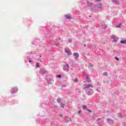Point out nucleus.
I'll list each match as a JSON object with an SVG mask.
<instances>
[{
    "label": "nucleus",
    "mask_w": 126,
    "mask_h": 126,
    "mask_svg": "<svg viewBox=\"0 0 126 126\" xmlns=\"http://www.w3.org/2000/svg\"><path fill=\"white\" fill-rule=\"evenodd\" d=\"M86 94H87V95H88L89 96H90L92 95L93 93H94V91L92 89H89L86 90Z\"/></svg>",
    "instance_id": "nucleus-1"
},
{
    "label": "nucleus",
    "mask_w": 126,
    "mask_h": 126,
    "mask_svg": "<svg viewBox=\"0 0 126 126\" xmlns=\"http://www.w3.org/2000/svg\"><path fill=\"white\" fill-rule=\"evenodd\" d=\"M85 86L84 89H92V88H93V85H92V84H87L85 85Z\"/></svg>",
    "instance_id": "nucleus-2"
},
{
    "label": "nucleus",
    "mask_w": 126,
    "mask_h": 126,
    "mask_svg": "<svg viewBox=\"0 0 126 126\" xmlns=\"http://www.w3.org/2000/svg\"><path fill=\"white\" fill-rule=\"evenodd\" d=\"M103 4L102 3H98L94 5V8H101Z\"/></svg>",
    "instance_id": "nucleus-3"
},
{
    "label": "nucleus",
    "mask_w": 126,
    "mask_h": 126,
    "mask_svg": "<svg viewBox=\"0 0 126 126\" xmlns=\"http://www.w3.org/2000/svg\"><path fill=\"white\" fill-rule=\"evenodd\" d=\"M63 69L65 71H68V70H69V65L68 64H65V65L63 66Z\"/></svg>",
    "instance_id": "nucleus-4"
},
{
    "label": "nucleus",
    "mask_w": 126,
    "mask_h": 126,
    "mask_svg": "<svg viewBox=\"0 0 126 126\" xmlns=\"http://www.w3.org/2000/svg\"><path fill=\"white\" fill-rule=\"evenodd\" d=\"M111 38L113 39V42H114V43H117L118 40L119 39V38H118V37L116 36L115 35H112Z\"/></svg>",
    "instance_id": "nucleus-5"
},
{
    "label": "nucleus",
    "mask_w": 126,
    "mask_h": 126,
    "mask_svg": "<svg viewBox=\"0 0 126 126\" xmlns=\"http://www.w3.org/2000/svg\"><path fill=\"white\" fill-rule=\"evenodd\" d=\"M17 91H18V89H17V88L14 87V88H12L11 89V93H12V94H14V93H16V92H17Z\"/></svg>",
    "instance_id": "nucleus-6"
},
{
    "label": "nucleus",
    "mask_w": 126,
    "mask_h": 126,
    "mask_svg": "<svg viewBox=\"0 0 126 126\" xmlns=\"http://www.w3.org/2000/svg\"><path fill=\"white\" fill-rule=\"evenodd\" d=\"M107 121L108 124H109V125H113L114 124V120H113L111 119H107Z\"/></svg>",
    "instance_id": "nucleus-7"
},
{
    "label": "nucleus",
    "mask_w": 126,
    "mask_h": 126,
    "mask_svg": "<svg viewBox=\"0 0 126 126\" xmlns=\"http://www.w3.org/2000/svg\"><path fill=\"white\" fill-rule=\"evenodd\" d=\"M74 57H75V60H77L78 59V57H79V54L77 53H74L73 54Z\"/></svg>",
    "instance_id": "nucleus-8"
},
{
    "label": "nucleus",
    "mask_w": 126,
    "mask_h": 126,
    "mask_svg": "<svg viewBox=\"0 0 126 126\" xmlns=\"http://www.w3.org/2000/svg\"><path fill=\"white\" fill-rule=\"evenodd\" d=\"M46 80L47 82V83L48 84H51V81H52V79L51 78H46Z\"/></svg>",
    "instance_id": "nucleus-9"
},
{
    "label": "nucleus",
    "mask_w": 126,
    "mask_h": 126,
    "mask_svg": "<svg viewBox=\"0 0 126 126\" xmlns=\"http://www.w3.org/2000/svg\"><path fill=\"white\" fill-rule=\"evenodd\" d=\"M86 79L87 82H90V80H89V75H86Z\"/></svg>",
    "instance_id": "nucleus-10"
},
{
    "label": "nucleus",
    "mask_w": 126,
    "mask_h": 126,
    "mask_svg": "<svg viewBox=\"0 0 126 126\" xmlns=\"http://www.w3.org/2000/svg\"><path fill=\"white\" fill-rule=\"evenodd\" d=\"M112 2L115 4H118L119 3V0H112Z\"/></svg>",
    "instance_id": "nucleus-11"
},
{
    "label": "nucleus",
    "mask_w": 126,
    "mask_h": 126,
    "mask_svg": "<svg viewBox=\"0 0 126 126\" xmlns=\"http://www.w3.org/2000/svg\"><path fill=\"white\" fill-rule=\"evenodd\" d=\"M87 4H88V6H90L91 7L92 6H93V3H91L90 2H87Z\"/></svg>",
    "instance_id": "nucleus-12"
},
{
    "label": "nucleus",
    "mask_w": 126,
    "mask_h": 126,
    "mask_svg": "<svg viewBox=\"0 0 126 126\" xmlns=\"http://www.w3.org/2000/svg\"><path fill=\"white\" fill-rule=\"evenodd\" d=\"M117 116L119 118H123V115L121 113L117 114Z\"/></svg>",
    "instance_id": "nucleus-13"
},
{
    "label": "nucleus",
    "mask_w": 126,
    "mask_h": 126,
    "mask_svg": "<svg viewBox=\"0 0 126 126\" xmlns=\"http://www.w3.org/2000/svg\"><path fill=\"white\" fill-rule=\"evenodd\" d=\"M120 43L121 44H126V39H125L124 40H121L120 41Z\"/></svg>",
    "instance_id": "nucleus-14"
},
{
    "label": "nucleus",
    "mask_w": 126,
    "mask_h": 126,
    "mask_svg": "<svg viewBox=\"0 0 126 126\" xmlns=\"http://www.w3.org/2000/svg\"><path fill=\"white\" fill-rule=\"evenodd\" d=\"M65 17L66 19H71V17L69 16L68 15H65Z\"/></svg>",
    "instance_id": "nucleus-15"
},
{
    "label": "nucleus",
    "mask_w": 126,
    "mask_h": 126,
    "mask_svg": "<svg viewBox=\"0 0 126 126\" xmlns=\"http://www.w3.org/2000/svg\"><path fill=\"white\" fill-rule=\"evenodd\" d=\"M64 119H65V120H66V119H67V120H66L67 122H69V121H70V118H69L67 116H66Z\"/></svg>",
    "instance_id": "nucleus-16"
},
{
    "label": "nucleus",
    "mask_w": 126,
    "mask_h": 126,
    "mask_svg": "<svg viewBox=\"0 0 126 126\" xmlns=\"http://www.w3.org/2000/svg\"><path fill=\"white\" fill-rule=\"evenodd\" d=\"M65 52L66 53V54H67V55H70L69 51H68V50H67L66 49L65 50Z\"/></svg>",
    "instance_id": "nucleus-17"
},
{
    "label": "nucleus",
    "mask_w": 126,
    "mask_h": 126,
    "mask_svg": "<svg viewBox=\"0 0 126 126\" xmlns=\"http://www.w3.org/2000/svg\"><path fill=\"white\" fill-rule=\"evenodd\" d=\"M61 101H62V99H61L60 97H59V98H58L57 99V102H58V103H61Z\"/></svg>",
    "instance_id": "nucleus-18"
},
{
    "label": "nucleus",
    "mask_w": 126,
    "mask_h": 126,
    "mask_svg": "<svg viewBox=\"0 0 126 126\" xmlns=\"http://www.w3.org/2000/svg\"><path fill=\"white\" fill-rule=\"evenodd\" d=\"M74 82H75V83H78V79L77 78L75 79L74 80Z\"/></svg>",
    "instance_id": "nucleus-19"
},
{
    "label": "nucleus",
    "mask_w": 126,
    "mask_h": 126,
    "mask_svg": "<svg viewBox=\"0 0 126 126\" xmlns=\"http://www.w3.org/2000/svg\"><path fill=\"white\" fill-rule=\"evenodd\" d=\"M82 107H83V109L84 110H87V106H86V105H82Z\"/></svg>",
    "instance_id": "nucleus-20"
},
{
    "label": "nucleus",
    "mask_w": 126,
    "mask_h": 126,
    "mask_svg": "<svg viewBox=\"0 0 126 126\" xmlns=\"http://www.w3.org/2000/svg\"><path fill=\"white\" fill-rule=\"evenodd\" d=\"M102 28H103V29H106V28H107V25H106L105 24H103Z\"/></svg>",
    "instance_id": "nucleus-21"
},
{
    "label": "nucleus",
    "mask_w": 126,
    "mask_h": 126,
    "mask_svg": "<svg viewBox=\"0 0 126 126\" xmlns=\"http://www.w3.org/2000/svg\"><path fill=\"white\" fill-rule=\"evenodd\" d=\"M103 75L104 76H108V73H107V72H104Z\"/></svg>",
    "instance_id": "nucleus-22"
},
{
    "label": "nucleus",
    "mask_w": 126,
    "mask_h": 126,
    "mask_svg": "<svg viewBox=\"0 0 126 126\" xmlns=\"http://www.w3.org/2000/svg\"><path fill=\"white\" fill-rule=\"evenodd\" d=\"M121 26H122V23H121L119 25L117 26L116 27L117 28H121Z\"/></svg>",
    "instance_id": "nucleus-23"
},
{
    "label": "nucleus",
    "mask_w": 126,
    "mask_h": 126,
    "mask_svg": "<svg viewBox=\"0 0 126 126\" xmlns=\"http://www.w3.org/2000/svg\"><path fill=\"white\" fill-rule=\"evenodd\" d=\"M36 67H40V65H39L38 63H36Z\"/></svg>",
    "instance_id": "nucleus-24"
},
{
    "label": "nucleus",
    "mask_w": 126,
    "mask_h": 126,
    "mask_svg": "<svg viewBox=\"0 0 126 126\" xmlns=\"http://www.w3.org/2000/svg\"><path fill=\"white\" fill-rule=\"evenodd\" d=\"M61 106L62 108H63V107L64 106V104L61 103Z\"/></svg>",
    "instance_id": "nucleus-25"
},
{
    "label": "nucleus",
    "mask_w": 126,
    "mask_h": 126,
    "mask_svg": "<svg viewBox=\"0 0 126 126\" xmlns=\"http://www.w3.org/2000/svg\"><path fill=\"white\" fill-rule=\"evenodd\" d=\"M86 110L87 111H88V112H89L90 113H92V111L90 109L87 108Z\"/></svg>",
    "instance_id": "nucleus-26"
},
{
    "label": "nucleus",
    "mask_w": 126,
    "mask_h": 126,
    "mask_svg": "<svg viewBox=\"0 0 126 126\" xmlns=\"http://www.w3.org/2000/svg\"><path fill=\"white\" fill-rule=\"evenodd\" d=\"M57 77H58L59 78H62V75L59 74V75H57Z\"/></svg>",
    "instance_id": "nucleus-27"
},
{
    "label": "nucleus",
    "mask_w": 126,
    "mask_h": 126,
    "mask_svg": "<svg viewBox=\"0 0 126 126\" xmlns=\"http://www.w3.org/2000/svg\"><path fill=\"white\" fill-rule=\"evenodd\" d=\"M68 42V43H71V42H72V40L71 39H69Z\"/></svg>",
    "instance_id": "nucleus-28"
},
{
    "label": "nucleus",
    "mask_w": 126,
    "mask_h": 126,
    "mask_svg": "<svg viewBox=\"0 0 126 126\" xmlns=\"http://www.w3.org/2000/svg\"><path fill=\"white\" fill-rule=\"evenodd\" d=\"M98 126H102V124H101V122H98Z\"/></svg>",
    "instance_id": "nucleus-29"
},
{
    "label": "nucleus",
    "mask_w": 126,
    "mask_h": 126,
    "mask_svg": "<svg viewBox=\"0 0 126 126\" xmlns=\"http://www.w3.org/2000/svg\"><path fill=\"white\" fill-rule=\"evenodd\" d=\"M89 66H90V67H93V64L90 63L89 64Z\"/></svg>",
    "instance_id": "nucleus-30"
},
{
    "label": "nucleus",
    "mask_w": 126,
    "mask_h": 126,
    "mask_svg": "<svg viewBox=\"0 0 126 126\" xmlns=\"http://www.w3.org/2000/svg\"><path fill=\"white\" fill-rule=\"evenodd\" d=\"M42 73H46L47 72V70H43L42 71Z\"/></svg>",
    "instance_id": "nucleus-31"
},
{
    "label": "nucleus",
    "mask_w": 126,
    "mask_h": 126,
    "mask_svg": "<svg viewBox=\"0 0 126 126\" xmlns=\"http://www.w3.org/2000/svg\"><path fill=\"white\" fill-rule=\"evenodd\" d=\"M97 86H101V83H99L98 82L97 83Z\"/></svg>",
    "instance_id": "nucleus-32"
},
{
    "label": "nucleus",
    "mask_w": 126,
    "mask_h": 126,
    "mask_svg": "<svg viewBox=\"0 0 126 126\" xmlns=\"http://www.w3.org/2000/svg\"><path fill=\"white\" fill-rule=\"evenodd\" d=\"M115 60L117 61H120V59H119L118 57H115Z\"/></svg>",
    "instance_id": "nucleus-33"
},
{
    "label": "nucleus",
    "mask_w": 126,
    "mask_h": 126,
    "mask_svg": "<svg viewBox=\"0 0 126 126\" xmlns=\"http://www.w3.org/2000/svg\"><path fill=\"white\" fill-rule=\"evenodd\" d=\"M96 2H98L99 1H101V0H94Z\"/></svg>",
    "instance_id": "nucleus-34"
},
{
    "label": "nucleus",
    "mask_w": 126,
    "mask_h": 126,
    "mask_svg": "<svg viewBox=\"0 0 126 126\" xmlns=\"http://www.w3.org/2000/svg\"><path fill=\"white\" fill-rule=\"evenodd\" d=\"M81 113V110H79L78 112V114H80Z\"/></svg>",
    "instance_id": "nucleus-35"
},
{
    "label": "nucleus",
    "mask_w": 126,
    "mask_h": 126,
    "mask_svg": "<svg viewBox=\"0 0 126 126\" xmlns=\"http://www.w3.org/2000/svg\"><path fill=\"white\" fill-rule=\"evenodd\" d=\"M100 120H101V118H98V119H97L96 120V121H100Z\"/></svg>",
    "instance_id": "nucleus-36"
},
{
    "label": "nucleus",
    "mask_w": 126,
    "mask_h": 126,
    "mask_svg": "<svg viewBox=\"0 0 126 126\" xmlns=\"http://www.w3.org/2000/svg\"><path fill=\"white\" fill-rule=\"evenodd\" d=\"M56 46H59V43H57V44H56Z\"/></svg>",
    "instance_id": "nucleus-37"
},
{
    "label": "nucleus",
    "mask_w": 126,
    "mask_h": 126,
    "mask_svg": "<svg viewBox=\"0 0 126 126\" xmlns=\"http://www.w3.org/2000/svg\"><path fill=\"white\" fill-rule=\"evenodd\" d=\"M60 116L61 118H63V115L61 114Z\"/></svg>",
    "instance_id": "nucleus-38"
},
{
    "label": "nucleus",
    "mask_w": 126,
    "mask_h": 126,
    "mask_svg": "<svg viewBox=\"0 0 126 126\" xmlns=\"http://www.w3.org/2000/svg\"><path fill=\"white\" fill-rule=\"evenodd\" d=\"M96 91H98V92H100V91H99V90H98V89H96Z\"/></svg>",
    "instance_id": "nucleus-39"
},
{
    "label": "nucleus",
    "mask_w": 126,
    "mask_h": 126,
    "mask_svg": "<svg viewBox=\"0 0 126 126\" xmlns=\"http://www.w3.org/2000/svg\"><path fill=\"white\" fill-rule=\"evenodd\" d=\"M62 87H65L64 85H62Z\"/></svg>",
    "instance_id": "nucleus-40"
},
{
    "label": "nucleus",
    "mask_w": 126,
    "mask_h": 126,
    "mask_svg": "<svg viewBox=\"0 0 126 126\" xmlns=\"http://www.w3.org/2000/svg\"><path fill=\"white\" fill-rule=\"evenodd\" d=\"M84 47H86V44L84 45Z\"/></svg>",
    "instance_id": "nucleus-41"
},
{
    "label": "nucleus",
    "mask_w": 126,
    "mask_h": 126,
    "mask_svg": "<svg viewBox=\"0 0 126 126\" xmlns=\"http://www.w3.org/2000/svg\"><path fill=\"white\" fill-rule=\"evenodd\" d=\"M29 63H31L32 61H31V60H29Z\"/></svg>",
    "instance_id": "nucleus-42"
},
{
    "label": "nucleus",
    "mask_w": 126,
    "mask_h": 126,
    "mask_svg": "<svg viewBox=\"0 0 126 126\" xmlns=\"http://www.w3.org/2000/svg\"><path fill=\"white\" fill-rule=\"evenodd\" d=\"M28 60H30V58H28Z\"/></svg>",
    "instance_id": "nucleus-43"
},
{
    "label": "nucleus",
    "mask_w": 126,
    "mask_h": 126,
    "mask_svg": "<svg viewBox=\"0 0 126 126\" xmlns=\"http://www.w3.org/2000/svg\"><path fill=\"white\" fill-rule=\"evenodd\" d=\"M124 126H126V124H124Z\"/></svg>",
    "instance_id": "nucleus-44"
},
{
    "label": "nucleus",
    "mask_w": 126,
    "mask_h": 126,
    "mask_svg": "<svg viewBox=\"0 0 126 126\" xmlns=\"http://www.w3.org/2000/svg\"><path fill=\"white\" fill-rule=\"evenodd\" d=\"M39 61H40V62H42V61H41V60H39Z\"/></svg>",
    "instance_id": "nucleus-45"
},
{
    "label": "nucleus",
    "mask_w": 126,
    "mask_h": 126,
    "mask_svg": "<svg viewBox=\"0 0 126 126\" xmlns=\"http://www.w3.org/2000/svg\"><path fill=\"white\" fill-rule=\"evenodd\" d=\"M39 57H40V58H41V57H42V56H40Z\"/></svg>",
    "instance_id": "nucleus-46"
}]
</instances>
